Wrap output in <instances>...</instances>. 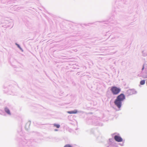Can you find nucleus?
Instances as JSON below:
<instances>
[{"label": "nucleus", "instance_id": "obj_1", "mask_svg": "<svg viewBox=\"0 0 147 147\" xmlns=\"http://www.w3.org/2000/svg\"><path fill=\"white\" fill-rule=\"evenodd\" d=\"M111 90L113 94L117 95L120 92L121 89L116 86H112L111 88Z\"/></svg>", "mask_w": 147, "mask_h": 147}, {"label": "nucleus", "instance_id": "obj_2", "mask_svg": "<svg viewBox=\"0 0 147 147\" xmlns=\"http://www.w3.org/2000/svg\"><path fill=\"white\" fill-rule=\"evenodd\" d=\"M122 101L117 99L115 100L114 103L115 105L119 108H120L121 106Z\"/></svg>", "mask_w": 147, "mask_h": 147}, {"label": "nucleus", "instance_id": "obj_3", "mask_svg": "<svg viewBox=\"0 0 147 147\" xmlns=\"http://www.w3.org/2000/svg\"><path fill=\"white\" fill-rule=\"evenodd\" d=\"M125 98V97L124 95L123 94H121L117 96V99L122 101Z\"/></svg>", "mask_w": 147, "mask_h": 147}, {"label": "nucleus", "instance_id": "obj_4", "mask_svg": "<svg viewBox=\"0 0 147 147\" xmlns=\"http://www.w3.org/2000/svg\"><path fill=\"white\" fill-rule=\"evenodd\" d=\"M114 139L116 141L118 142H121L123 141V139L121 137L118 136H115Z\"/></svg>", "mask_w": 147, "mask_h": 147}, {"label": "nucleus", "instance_id": "obj_5", "mask_svg": "<svg viewBox=\"0 0 147 147\" xmlns=\"http://www.w3.org/2000/svg\"><path fill=\"white\" fill-rule=\"evenodd\" d=\"M78 111H77L76 110H75L74 111H68L67 113H68L70 114H76V113H77Z\"/></svg>", "mask_w": 147, "mask_h": 147}, {"label": "nucleus", "instance_id": "obj_6", "mask_svg": "<svg viewBox=\"0 0 147 147\" xmlns=\"http://www.w3.org/2000/svg\"><path fill=\"white\" fill-rule=\"evenodd\" d=\"M5 112H6L8 114L10 115V111L8 108H6L5 109Z\"/></svg>", "mask_w": 147, "mask_h": 147}, {"label": "nucleus", "instance_id": "obj_7", "mask_svg": "<svg viewBox=\"0 0 147 147\" xmlns=\"http://www.w3.org/2000/svg\"><path fill=\"white\" fill-rule=\"evenodd\" d=\"M145 83V81L144 80H141L140 82V84L142 85L144 84Z\"/></svg>", "mask_w": 147, "mask_h": 147}, {"label": "nucleus", "instance_id": "obj_8", "mask_svg": "<svg viewBox=\"0 0 147 147\" xmlns=\"http://www.w3.org/2000/svg\"><path fill=\"white\" fill-rule=\"evenodd\" d=\"M54 126L55 127H56L57 128H59L60 127V125L58 124H54Z\"/></svg>", "mask_w": 147, "mask_h": 147}, {"label": "nucleus", "instance_id": "obj_9", "mask_svg": "<svg viewBox=\"0 0 147 147\" xmlns=\"http://www.w3.org/2000/svg\"><path fill=\"white\" fill-rule=\"evenodd\" d=\"M64 147H72V146L70 144H67L65 145Z\"/></svg>", "mask_w": 147, "mask_h": 147}, {"label": "nucleus", "instance_id": "obj_10", "mask_svg": "<svg viewBox=\"0 0 147 147\" xmlns=\"http://www.w3.org/2000/svg\"><path fill=\"white\" fill-rule=\"evenodd\" d=\"M18 47L19 48H20V46H19V45H18Z\"/></svg>", "mask_w": 147, "mask_h": 147}, {"label": "nucleus", "instance_id": "obj_11", "mask_svg": "<svg viewBox=\"0 0 147 147\" xmlns=\"http://www.w3.org/2000/svg\"><path fill=\"white\" fill-rule=\"evenodd\" d=\"M55 131H57V129H55Z\"/></svg>", "mask_w": 147, "mask_h": 147}]
</instances>
